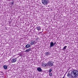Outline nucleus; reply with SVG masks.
<instances>
[{
  "instance_id": "obj_10",
  "label": "nucleus",
  "mask_w": 78,
  "mask_h": 78,
  "mask_svg": "<svg viewBox=\"0 0 78 78\" xmlns=\"http://www.w3.org/2000/svg\"><path fill=\"white\" fill-rule=\"evenodd\" d=\"M31 51V48H29L26 51H25V52H26V53H28V52H29L30 51Z\"/></svg>"
},
{
  "instance_id": "obj_1",
  "label": "nucleus",
  "mask_w": 78,
  "mask_h": 78,
  "mask_svg": "<svg viewBox=\"0 0 78 78\" xmlns=\"http://www.w3.org/2000/svg\"><path fill=\"white\" fill-rule=\"evenodd\" d=\"M71 76L73 78H76L78 76V71L74 70L71 72Z\"/></svg>"
},
{
  "instance_id": "obj_3",
  "label": "nucleus",
  "mask_w": 78,
  "mask_h": 78,
  "mask_svg": "<svg viewBox=\"0 0 78 78\" xmlns=\"http://www.w3.org/2000/svg\"><path fill=\"white\" fill-rule=\"evenodd\" d=\"M36 44V43L35 41V40H34L33 39L30 41V45H35Z\"/></svg>"
},
{
  "instance_id": "obj_12",
  "label": "nucleus",
  "mask_w": 78,
  "mask_h": 78,
  "mask_svg": "<svg viewBox=\"0 0 78 78\" xmlns=\"http://www.w3.org/2000/svg\"><path fill=\"white\" fill-rule=\"evenodd\" d=\"M37 30H38V31L41 30V28L40 26H39V27H37Z\"/></svg>"
},
{
  "instance_id": "obj_8",
  "label": "nucleus",
  "mask_w": 78,
  "mask_h": 78,
  "mask_svg": "<svg viewBox=\"0 0 78 78\" xmlns=\"http://www.w3.org/2000/svg\"><path fill=\"white\" fill-rule=\"evenodd\" d=\"M31 47V45L29 44H27L25 46V47L26 48H30Z\"/></svg>"
},
{
  "instance_id": "obj_7",
  "label": "nucleus",
  "mask_w": 78,
  "mask_h": 78,
  "mask_svg": "<svg viewBox=\"0 0 78 78\" xmlns=\"http://www.w3.org/2000/svg\"><path fill=\"white\" fill-rule=\"evenodd\" d=\"M37 71H38L39 72H42V69H41V67L37 68Z\"/></svg>"
},
{
  "instance_id": "obj_15",
  "label": "nucleus",
  "mask_w": 78,
  "mask_h": 78,
  "mask_svg": "<svg viewBox=\"0 0 78 78\" xmlns=\"http://www.w3.org/2000/svg\"><path fill=\"white\" fill-rule=\"evenodd\" d=\"M49 74L50 76H52V75H53V73H49Z\"/></svg>"
},
{
  "instance_id": "obj_20",
  "label": "nucleus",
  "mask_w": 78,
  "mask_h": 78,
  "mask_svg": "<svg viewBox=\"0 0 78 78\" xmlns=\"http://www.w3.org/2000/svg\"><path fill=\"white\" fill-rule=\"evenodd\" d=\"M54 45H55L56 44V42L53 43Z\"/></svg>"
},
{
  "instance_id": "obj_11",
  "label": "nucleus",
  "mask_w": 78,
  "mask_h": 78,
  "mask_svg": "<svg viewBox=\"0 0 78 78\" xmlns=\"http://www.w3.org/2000/svg\"><path fill=\"white\" fill-rule=\"evenodd\" d=\"M3 67L5 69H7V68H8V66L6 65H4L3 66Z\"/></svg>"
},
{
  "instance_id": "obj_19",
  "label": "nucleus",
  "mask_w": 78,
  "mask_h": 78,
  "mask_svg": "<svg viewBox=\"0 0 78 78\" xmlns=\"http://www.w3.org/2000/svg\"><path fill=\"white\" fill-rule=\"evenodd\" d=\"M35 41H38V38H36Z\"/></svg>"
},
{
  "instance_id": "obj_5",
  "label": "nucleus",
  "mask_w": 78,
  "mask_h": 78,
  "mask_svg": "<svg viewBox=\"0 0 78 78\" xmlns=\"http://www.w3.org/2000/svg\"><path fill=\"white\" fill-rule=\"evenodd\" d=\"M16 61H17V58L12 59L11 61L12 63H14L16 62Z\"/></svg>"
},
{
  "instance_id": "obj_6",
  "label": "nucleus",
  "mask_w": 78,
  "mask_h": 78,
  "mask_svg": "<svg viewBox=\"0 0 78 78\" xmlns=\"http://www.w3.org/2000/svg\"><path fill=\"white\" fill-rule=\"evenodd\" d=\"M53 45H54L53 42H51L50 44V46H49L50 48H51V47H52L53 46Z\"/></svg>"
},
{
  "instance_id": "obj_14",
  "label": "nucleus",
  "mask_w": 78,
  "mask_h": 78,
  "mask_svg": "<svg viewBox=\"0 0 78 78\" xmlns=\"http://www.w3.org/2000/svg\"><path fill=\"white\" fill-rule=\"evenodd\" d=\"M45 55H46V56H48V55H49V52H46Z\"/></svg>"
},
{
  "instance_id": "obj_4",
  "label": "nucleus",
  "mask_w": 78,
  "mask_h": 78,
  "mask_svg": "<svg viewBox=\"0 0 78 78\" xmlns=\"http://www.w3.org/2000/svg\"><path fill=\"white\" fill-rule=\"evenodd\" d=\"M48 3V0H42V3L44 5H47Z\"/></svg>"
},
{
  "instance_id": "obj_17",
  "label": "nucleus",
  "mask_w": 78,
  "mask_h": 78,
  "mask_svg": "<svg viewBox=\"0 0 78 78\" xmlns=\"http://www.w3.org/2000/svg\"><path fill=\"white\" fill-rule=\"evenodd\" d=\"M67 48V46H65L63 48V50H66V48Z\"/></svg>"
},
{
  "instance_id": "obj_16",
  "label": "nucleus",
  "mask_w": 78,
  "mask_h": 78,
  "mask_svg": "<svg viewBox=\"0 0 78 78\" xmlns=\"http://www.w3.org/2000/svg\"><path fill=\"white\" fill-rule=\"evenodd\" d=\"M52 71V69H50L49 70L48 72L49 73H51V72Z\"/></svg>"
},
{
  "instance_id": "obj_9",
  "label": "nucleus",
  "mask_w": 78,
  "mask_h": 78,
  "mask_svg": "<svg viewBox=\"0 0 78 78\" xmlns=\"http://www.w3.org/2000/svg\"><path fill=\"white\" fill-rule=\"evenodd\" d=\"M47 64L45 63H42V66H43V67H45L46 66H47Z\"/></svg>"
},
{
  "instance_id": "obj_18",
  "label": "nucleus",
  "mask_w": 78,
  "mask_h": 78,
  "mask_svg": "<svg viewBox=\"0 0 78 78\" xmlns=\"http://www.w3.org/2000/svg\"><path fill=\"white\" fill-rule=\"evenodd\" d=\"M11 5H14V2H11Z\"/></svg>"
},
{
  "instance_id": "obj_2",
  "label": "nucleus",
  "mask_w": 78,
  "mask_h": 78,
  "mask_svg": "<svg viewBox=\"0 0 78 78\" xmlns=\"http://www.w3.org/2000/svg\"><path fill=\"white\" fill-rule=\"evenodd\" d=\"M47 66H49L50 67L53 66V62L51 61H49L47 63Z\"/></svg>"
},
{
  "instance_id": "obj_13",
  "label": "nucleus",
  "mask_w": 78,
  "mask_h": 78,
  "mask_svg": "<svg viewBox=\"0 0 78 78\" xmlns=\"http://www.w3.org/2000/svg\"><path fill=\"white\" fill-rule=\"evenodd\" d=\"M67 76L68 77H69V76H71V74H70V73L69 72L67 75Z\"/></svg>"
}]
</instances>
